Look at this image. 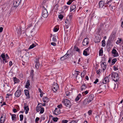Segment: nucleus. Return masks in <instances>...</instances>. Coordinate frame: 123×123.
I'll list each match as a JSON object with an SVG mask.
<instances>
[{
  "instance_id": "nucleus-1",
  "label": "nucleus",
  "mask_w": 123,
  "mask_h": 123,
  "mask_svg": "<svg viewBox=\"0 0 123 123\" xmlns=\"http://www.w3.org/2000/svg\"><path fill=\"white\" fill-rule=\"evenodd\" d=\"M111 76L112 79H113V80L115 82H117L119 80V75L117 73L112 72L111 74Z\"/></svg>"
},
{
  "instance_id": "nucleus-2",
  "label": "nucleus",
  "mask_w": 123,
  "mask_h": 123,
  "mask_svg": "<svg viewBox=\"0 0 123 123\" xmlns=\"http://www.w3.org/2000/svg\"><path fill=\"white\" fill-rule=\"evenodd\" d=\"M62 102L67 108H69L70 107L71 102L69 100L67 99H64L62 100Z\"/></svg>"
},
{
  "instance_id": "nucleus-3",
  "label": "nucleus",
  "mask_w": 123,
  "mask_h": 123,
  "mask_svg": "<svg viewBox=\"0 0 123 123\" xmlns=\"http://www.w3.org/2000/svg\"><path fill=\"white\" fill-rule=\"evenodd\" d=\"M43 9V11L42 13V16L44 18H46L48 15V13L47 9L45 8L44 6H42Z\"/></svg>"
},
{
  "instance_id": "nucleus-4",
  "label": "nucleus",
  "mask_w": 123,
  "mask_h": 123,
  "mask_svg": "<svg viewBox=\"0 0 123 123\" xmlns=\"http://www.w3.org/2000/svg\"><path fill=\"white\" fill-rule=\"evenodd\" d=\"M99 8H104L105 7H107V5L105 4V2L102 0H100L98 3Z\"/></svg>"
},
{
  "instance_id": "nucleus-5",
  "label": "nucleus",
  "mask_w": 123,
  "mask_h": 123,
  "mask_svg": "<svg viewBox=\"0 0 123 123\" xmlns=\"http://www.w3.org/2000/svg\"><path fill=\"white\" fill-rule=\"evenodd\" d=\"M90 49V46L89 47L85 49L83 51V55L86 56L89 55L90 53L89 51Z\"/></svg>"
},
{
  "instance_id": "nucleus-6",
  "label": "nucleus",
  "mask_w": 123,
  "mask_h": 123,
  "mask_svg": "<svg viewBox=\"0 0 123 123\" xmlns=\"http://www.w3.org/2000/svg\"><path fill=\"white\" fill-rule=\"evenodd\" d=\"M22 0H15L13 4V6L16 8L20 4Z\"/></svg>"
},
{
  "instance_id": "nucleus-7",
  "label": "nucleus",
  "mask_w": 123,
  "mask_h": 123,
  "mask_svg": "<svg viewBox=\"0 0 123 123\" xmlns=\"http://www.w3.org/2000/svg\"><path fill=\"white\" fill-rule=\"evenodd\" d=\"M89 43V39L87 38H84L82 42V44L84 46H86Z\"/></svg>"
},
{
  "instance_id": "nucleus-8",
  "label": "nucleus",
  "mask_w": 123,
  "mask_h": 123,
  "mask_svg": "<svg viewBox=\"0 0 123 123\" xmlns=\"http://www.w3.org/2000/svg\"><path fill=\"white\" fill-rule=\"evenodd\" d=\"M108 0L105 3V4L107 6V7L108 6L109 7H110L111 6L115 3V2L112 3V0H110L109 1H108Z\"/></svg>"
},
{
  "instance_id": "nucleus-9",
  "label": "nucleus",
  "mask_w": 123,
  "mask_h": 123,
  "mask_svg": "<svg viewBox=\"0 0 123 123\" xmlns=\"http://www.w3.org/2000/svg\"><path fill=\"white\" fill-rule=\"evenodd\" d=\"M22 94V91L18 89L15 92V96L17 97H19Z\"/></svg>"
},
{
  "instance_id": "nucleus-10",
  "label": "nucleus",
  "mask_w": 123,
  "mask_h": 123,
  "mask_svg": "<svg viewBox=\"0 0 123 123\" xmlns=\"http://www.w3.org/2000/svg\"><path fill=\"white\" fill-rule=\"evenodd\" d=\"M110 75V74L109 75V76H106L104 78L102 81V83L104 84H105L108 82L109 81V76Z\"/></svg>"
},
{
  "instance_id": "nucleus-11",
  "label": "nucleus",
  "mask_w": 123,
  "mask_h": 123,
  "mask_svg": "<svg viewBox=\"0 0 123 123\" xmlns=\"http://www.w3.org/2000/svg\"><path fill=\"white\" fill-rule=\"evenodd\" d=\"M112 53L113 54H114L113 56L114 57H116L119 56L118 54L115 49H113L112 51Z\"/></svg>"
},
{
  "instance_id": "nucleus-12",
  "label": "nucleus",
  "mask_w": 123,
  "mask_h": 123,
  "mask_svg": "<svg viewBox=\"0 0 123 123\" xmlns=\"http://www.w3.org/2000/svg\"><path fill=\"white\" fill-rule=\"evenodd\" d=\"M60 113H61V112L60 109L57 108H55L54 111V114L55 115H58Z\"/></svg>"
},
{
  "instance_id": "nucleus-13",
  "label": "nucleus",
  "mask_w": 123,
  "mask_h": 123,
  "mask_svg": "<svg viewBox=\"0 0 123 123\" xmlns=\"http://www.w3.org/2000/svg\"><path fill=\"white\" fill-rule=\"evenodd\" d=\"M94 97V95L93 94H91L89 95L88 96V99L89 102H91L93 99Z\"/></svg>"
},
{
  "instance_id": "nucleus-14",
  "label": "nucleus",
  "mask_w": 123,
  "mask_h": 123,
  "mask_svg": "<svg viewBox=\"0 0 123 123\" xmlns=\"http://www.w3.org/2000/svg\"><path fill=\"white\" fill-rule=\"evenodd\" d=\"M39 58L36 59V64L35 65V67L36 68H38L40 66V63L39 62Z\"/></svg>"
},
{
  "instance_id": "nucleus-15",
  "label": "nucleus",
  "mask_w": 123,
  "mask_h": 123,
  "mask_svg": "<svg viewBox=\"0 0 123 123\" xmlns=\"http://www.w3.org/2000/svg\"><path fill=\"white\" fill-rule=\"evenodd\" d=\"M73 4L74 3L72 4L71 6L70 9V11H74L73 12H74L75 10V8H76V5L74 4Z\"/></svg>"
},
{
  "instance_id": "nucleus-16",
  "label": "nucleus",
  "mask_w": 123,
  "mask_h": 123,
  "mask_svg": "<svg viewBox=\"0 0 123 123\" xmlns=\"http://www.w3.org/2000/svg\"><path fill=\"white\" fill-rule=\"evenodd\" d=\"M25 94L27 97V98H30L29 91L28 90H24Z\"/></svg>"
},
{
  "instance_id": "nucleus-17",
  "label": "nucleus",
  "mask_w": 123,
  "mask_h": 123,
  "mask_svg": "<svg viewBox=\"0 0 123 123\" xmlns=\"http://www.w3.org/2000/svg\"><path fill=\"white\" fill-rule=\"evenodd\" d=\"M42 103H38L37 106L36 108V110L37 112H39L40 111V108L42 107V106L40 105V104H41Z\"/></svg>"
},
{
  "instance_id": "nucleus-18",
  "label": "nucleus",
  "mask_w": 123,
  "mask_h": 123,
  "mask_svg": "<svg viewBox=\"0 0 123 123\" xmlns=\"http://www.w3.org/2000/svg\"><path fill=\"white\" fill-rule=\"evenodd\" d=\"M58 87V86L57 84L56 86L55 85L53 86H52V89L53 91L55 92H56Z\"/></svg>"
},
{
  "instance_id": "nucleus-19",
  "label": "nucleus",
  "mask_w": 123,
  "mask_h": 123,
  "mask_svg": "<svg viewBox=\"0 0 123 123\" xmlns=\"http://www.w3.org/2000/svg\"><path fill=\"white\" fill-rule=\"evenodd\" d=\"M90 102H89V101L87 98H86L84 99L83 102V105H86L89 103Z\"/></svg>"
},
{
  "instance_id": "nucleus-20",
  "label": "nucleus",
  "mask_w": 123,
  "mask_h": 123,
  "mask_svg": "<svg viewBox=\"0 0 123 123\" xmlns=\"http://www.w3.org/2000/svg\"><path fill=\"white\" fill-rule=\"evenodd\" d=\"M10 114L12 116V121H15L16 119V116L15 114H12L11 113H10Z\"/></svg>"
},
{
  "instance_id": "nucleus-21",
  "label": "nucleus",
  "mask_w": 123,
  "mask_h": 123,
  "mask_svg": "<svg viewBox=\"0 0 123 123\" xmlns=\"http://www.w3.org/2000/svg\"><path fill=\"white\" fill-rule=\"evenodd\" d=\"M43 101L44 103L47 102L49 101V98L47 97H45L43 98Z\"/></svg>"
},
{
  "instance_id": "nucleus-22",
  "label": "nucleus",
  "mask_w": 123,
  "mask_h": 123,
  "mask_svg": "<svg viewBox=\"0 0 123 123\" xmlns=\"http://www.w3.org/2000/svg\"><path fill=\"white\" fill-rule=\"evenodd\" d=\"M87 87L86 86V84L85 83H83L81 87V89L82 91L85 90L86 88Z\"/></svg>"
},
{
  "instance_id": "nucleus-23",
  "label": "nucleus",
  "mask_w": 123,
  "mask_h": 123,
  "mask_svg": "<svg viewBox=\"0 0 123 123\" xmlns=\"http://www.w3.org/2000/svg\"><path fill=\"white\" fill-rule=\"evenodd\" d=\"M82 95L80 94H79V95L77 96L76 98L75 99V101H78L80 98L82 97Z\"/></svg>"
},
{
  "instance_id": "nucleus-24",
  "label": "nucleus",
  "mask_w": 123,
  "mask_h": 123,
  "mask_svg": "<svg viewBox=\"0 0 123 123\" xmlns=\"http://www.w3.org/2000/svg\"><path fill=\"white\" fill-rule=\"evenodd\" d=\"M6 119L5 117L3 118V116L2 115L0 117V122L1 123H4Z\"/></svg>"
},
{
  "instance_id": "nucleus-25",
  "label": "nucleus",
  "mask_w": 123,
  "mask_h": 123,
  "mask_svg": "<svg viewBox=\"0 0 123 123\" xmlns=\"http://www.w3.org/2000/svg\"><path fill=\"white\" fill-rule=\"evenodd\" d=\"M115 4L114 5L112 4L109 7L111 11L113 12L115 9Z\"/></svg>"
},
{
  "instance_id": "nucleus-26",
  "label": "nucleus",
  "mask_w": 123,
  "mask_h": 123,
  "mask_svg": "<svg viewBox=\"0 0 123 123\" xmlns=\"http://www.w3.org/2000/svg\"><path fill=\"white\" fill-rule=\"evenodd\" d=\"M24 109L25 110V113L26 114H27L29 110L28 106H24Z\"/></svg>"
},
{
  "instance_id": "nucleus-27",
  "label": "nucleus",
  "mask_w": 123,
  "mask_h": 123,
  "mask_svg": "<svg viewBox=\"0 0 123 123\" xmlns=\"http://www.w3.org/2000/svg\"><path fill=\"white\" fill-rule=\"evenodd\" d=\"M58 38V36L55 35H53V37L52 40L53 41L56 42L57 41L56 38Z\"/></svg>"
},
{
  "instance_id": "nucleus-28",
  "label": "nucleus",
  "mask_w": 123,
  "mask_h": 123,
  "mask_svg": "<svg viewBox=\"0 0 123 123\" xmlns=\"http://www.w3.org/2000/svg\"><path fill=\"white\" fill-rule=\"evenodd\" d=\"M13 80L14 84L18 83L19 82V80L16 77L13 78Z\"/></svg>"
},
{
  "instance_id": "nucleus-29",
  "label": "nucleus",
  "mask_w": 123,
  "mask_h": 123,
  "mask_svg": "<svg viewBox=\"0 0 123 123\" xmlns=\"http://www.w3.org/2000/svg\"><path fill=\"white\" fill-rule=\"evenodd\" d=\"M30 81L29 80H28L27 81L25 86V87L26 88H28L29 87L30 85Z\"/></svg>"
},
{
  "instance_id": "nucleus-30",
  "label": "nucleus",
  "mask_w": 123,
  "mask_h": 123,
  "mask_svg": "<svg viewBox=\"0 0 123 123\" xmlns=\"http://www.w3.org/2000/svg\"><path fill=\"white\" fill-rule=\"evenodd\" d=\"M5 53H2L1 55L0 56V59L1 60V57L2 58V59H3L5 58H6L5 57Z\"/></svg>"
},
{
  "instance_id": "nucleus-31",
  "label": "nucleus",
  "mask_w": 123,
  "mask_h": 123,
  "mask_svg": "<svg viewBox=\"0 0 123 123\" xmlns=\"http://www.w3.org/2000/svg\"><path fill=\"white\" fill-rule=\"evenodd\" d=\"M103 28V26L102 25H101L99 27L98 29V31L99 32H100L101 30Z\"/></svg>"
},
{
  "instance_id": "nucleus-32",
  "label": "nucleus",
  "mask_w": 123,
  "mask_h": 123,
  "mask_svg": "<svg viewBox=\"0 0 123 123\" xmlns=\"http://www.w3.org/2000/svg\"><path fill=\"white\" fill-rule=\"evenodd\" d=\"M111 41L110 40H109L107 42V46H111V45H111Z\"/></svg>"
},
{
  "instance_id": "nucleus-33",
  "label": "nucleus",
  "mask_w": 123,
  "mask_h": 123,
  "mask_svg": "<svg viewBox=\"0 0 123 123\" xmlns=\"http://www.w3.org/2000/svg\"><path fill=\"white\" fill-rule=\"evenodd\" d=\"M117 61V59L116 58H115L112 59L111 62V64L112 65L114 64H115Z\"/></svg>"
},
{
  "instance_id": "nucleus-34",
  "label": "nucleus",
  "mask_w": 123,
  "mask_h": 123,
  "mask_svg": "<svg viewBox=\"0 0 123 123\" xmlns=\"http://www.w3.org/2000/svg\"><path fill=\"white\" fill-rule=\"evenodd\" d=\"M34 71L33 70H32L31 71L30 74H31V77L32 79H33V76L34 75Z\"/></svg>"
},
{
  "instance_id": "nucleus-35",
  "label": "nucleus",
  "mask_w": 123,
  "mask_h": 123,
  "mask_svg": "<svg viewBox=\"0 0 123 123\" xmlns=\"http://www.w3.org/2000/svg\"><path fill=\"white\" fill-rule=\"evenodd\" d=\"M67 58V57H66V56H65V55L61 57L60 58V60L61 61H63L66 59Z\"/></svg>"
},
{
  "instance_id": "nucleus-36",
  "label": "nucleus",
  "mask_w": 123,
  "mask_h": 123,
  "mask_svg": "<svg viewBox=\"0 0 123 123\" xmlns=\"http://www.w3.org/2000/svg\"><path fill=\"white\" fill-rule=\"evenodd\" d=\"M59 6L57 4H56L54 6L53 8H55L56 10V11L58 10V7H59Z\"/></svg>"
},
{
  "instance_id": "nucleus-37",
  "label": "nucleus",
  "mask_w": 123,
  "mask_h": 123,
  "mask_svg": "<svg viewBox=\"0 0 123 123\" xmlns=\"http://www.w3.org/2000/svg\"><path fill=\"white\" fill-rule=\"evenodd\" d=\"M74 49L76 51L78 52H80V49L78 48V47L76 46H75L74 47Z\"/></svg>"
},
{
  "instance_id": "nucleus-38",
  "label": "nucleus",
  "mask_w": 123,
  "mask_h": 123,
  "mask_svg": "<svg viewBox=\"0 0 123 123\" xmlns=\"http://www.w3.org/2000/svg\"><path fill=\"white\" fill-rule=\"evenodd\" d=\"M36 46V45L34 43H33L31 45H30L28 48L29 49L33 48L34 47Z\"/></svg>"
},
{
  "instance_id": "nucleus-39",
  "label": "nucleus",
  "mask_w": 123,
  "mask_h": 123,
  "mask_svg": "<svg viewBox=\"0 0 123 123\" xmlns=\"http://www.w3.org/2000/svg\"><path fill=\"white\" fill-rule=\"evenodd\" d=\"M116 33V31H113L112 32V33L111 34V35L112 37H114L115 34Z\"/></svg>"
},
{
  "instance_id": "nucleus-40",
  "label": "nucleus",
  "mask_w": 123,
  "mask_h": 123,
  "mask_svg": "<svg viewBox=\"0 0 123 123\" xmlns=\"http://www.w3.org/2000/svg\"><path fill=\"white\" fill-rule=\"evenodd\" d=\"M48 0H43L42 3V5H43L42 6H44L45 5L46 2Z\"/></svg>"
},
{
  "instance_id": "nucleus-41",
  "label": "nucleus",
  "mask_w": 123,
  "mask_h": 123,
  "mask_svg": "<svg viewBox=\"0 0 123 123\" xmlns=\"http://www.w3.org/2000/svg\"><path fill=\"white\" fill-rule=\"evenodd\" d=\"M69 6H68L66 5L65 6H63V8L64 10H65V11H67L68 8Z\"/></svg>"
},
{
  "instance_id": "nucleus-42",
  "label": "nucleus",
  "mask_w": 123,
  "mask_h": 123,
  "mask_svg": "<svg viewBox=\"0 0 123 123\" xmlns=\"http://www.w3.org/2000/svg\"><path fill=\"white\" fill-rule=\"evenodd\" d=\"M86 74V73L84 71L82 72L81 74V76L82 78H84Z\"/></svg>"
},
{
  "instance_id": "nucleus-43",
  "label": "nucleus",
  "mask_w": 123,
  "mask_h": 123,
  "mask_svg": "<svg viewBox=\"0 0 123 123\" xmlns=\"http://www.w3.org/2000/svg\"><path fill=\"white\" fill-rule=\"evenodd\" d=\"M40 114H42L43 113L44 111V109L43 107H41L40 109Z\"/></svg>"
},
{
  "instance_id": "nucleus-44",
  "label": "nucleus",
  "mask_w": 123,
  "mask_h": 123,
  "mask_svg": "<svg viewBox=\"0 0 123 123\" xmlns=\"http://www.w3.org/2000/svg\"><path fill=\"white\" fill-rule=\"evenodd\" d=\"M74 0H69L68 2H67V4L68 5H70Z\"/></svg>"
},
{
  "instance_id": "nucleus-45",
  "label": "nucleus",
  "mask_w": 123,
  "mask_h": 123,
  "mask_svg": "<svg viewBox=\"0 0 123 123\" xmlns=\"http://www.w3.org/2000/svg\"><path fill=\"white\" fill-rule=\"evenodd\" d=\"M100 38L99 39L98 38V39H95V43H98L99 42H100Z\"/></svg>"
},
{
  "instance_id": "nucleus-46",
  "label": "nucleus",
  "mask_w": 123,
  "mask_h": 123,
  "mask_svg": "<svg viewBox=\"0 0 123 123\" xmlns=\"http://www.w3.org/2000/svg\"><path fill=\"white\" fill-rule=\"evenodd\" d=\"M19 117L20 118V121H22L24 118V116L23 115H20L19 116Z\"/></svg>"
},
{
  "instance_id": "nucleus-47",
  "label": "nucleus",
  "mask_w": 123,
  "mask_h": 123,
  "mask_svg": "<svg viewBox=\"0 0 123 123\" xmlns=\"http://www.w3.org/2000/svg\"><path fill=\"white\" fill-rule=\"evenodd\" d=\"M53 121L55 122H56L58 119V118L57 117H54L53 118Z\"/></svg>"
},
{
  "instance_id": "nucleus-48",
  "label": "nucleus",
  "mask_w": 123,
  "mask_h": 123,
  "mask_svg": "<svg viewBox=\"0 0 123 123\" xmlns=\"http://www.w3.org/2000/svg\"><path fill=\"white\" fill-rule=\"evenodd\" d=\"M88 91L86 90V91L83 92L82 93V94L83 95V96H84L85 95H86V94H87L88 93Z\"/></svg>"
},
{
  "instance_id": "nucleus-49",
  "label": "nucleus",
  "mask_w": 123,
  "mask_h": 123,
  "mask_svg": "<svg viewBox=\"0 0 123 123\" xmlns=\"http://www.w3.org/2000/svg\"><path fill=\"white\" fill-rule=\"evenodd\" d=\"M4 100L3 99V97L2 96H0V104H1L2 103V102Z\"/></svg>"
},
{
  "instance_id": "nucleus-50",
  "label": "nucleus",
  "mask_w": 123,
  "mask_h": 123,
  "mask_svg": "<svg viewBox=\"0 0 123 123\" xmlns=\"http://www.w3.org/2000/svg\"><path fill=\"white\" fill-rule=\"evenodd\" d=\"M103 50H99V55L100 56H102L103 55Z\"/></svg>"
},
{
  "instance_id": "nucleus-51",
  "label": "nucleus",
  "mask_w": 123,
  "mask_h": 123,
  "mask_svg": "<svg viewBox=\"0 0 123 123\" xmlns=\"http://www.w3.org/2000/svg\"><path fill=\"white\" fill-rule=\"evenodd\" d=\"M21 28H20L19 29H18V31H17V33L18 34H21Z\"/></svg>"
},
{
  "instance_id": "nucleus-52",
  "label": "nucleus",
  "mask_w": 123,
  "mask_h": 123,
  "mask_svg": "<svg viewBox=\"0 0 123 123\" xmlns=\"http://www.w3.org/2000/svg\"><path fill=\"white\" fill-rule=\"evenodd\" d=\"M58 18L59 19H60L61 20L63 18V16L61 14L60 15L58 16Z\"/></svg>"
},
{
  "instance_id": "nucleus-53",
  "label": "nucleus",
  "mask_w": 123,
  "mask_h": 123,
  "mask_svg": "<svg viewBox=\"0 0 123 123\" xmlns=\"http://www.w3.org/2000/svg\"><path fill=\"white\" fill-rule=\"evenodd\" d=\"M117 67H118L117 65L116 66H114L113 68L114 69V70L116 71L118 70V68H117Z\"/></svg>"
},
{
  "instance_id": "nucleus-54",
  "label": "nucleus",
  "mask_w": 123,
  "mask_h": 123,
  "mask_svg": "<svg viewBox=\"0 0 123 123\" xmlns=\"http://www.w3.org/2000/svg\"><path fill=\"white\" fill-rule=\"evenodd\" d=\"M105 40H103L102 41V46L103 47H104L105 45Z\"/></svg>"
},
{
  "instance_id": "nucleus-55",
  "label": "nucleus",
  "mask_w": 123,
  "mask_h": 123,
  "mask_svg": "<svg viewBox=\"0 0 123 123\" xmlns=\"http://www.w3.org/2000/svg\"><path fill=\"white\" fill-rule=\"evenodd\" d=\"M101 71L102 70H101L100 69H99L97 71V74H99L101 73Z\"/></svg>"
},
{
  "instance_id": "nucleus-56",
  "label": "nucleus",
  "mask_w": 123,
  "mask_h": 123,
  "mask_svg": "<svg viewBox=\"0 0 123 123\" xmlns=\"http://www.w3.org/2000/svg\"><path fill=\"white\" fill-rule=\"evenodd\" d=\"M68 121L67 120H63L62 121V123H67Z\"/></svg>"
},
{
  "instance_id": "nucleus-57",
  "label": "nucleus",
  "mask_w": 123,
  "mask_h": 123,
  "mask_svg": "<svg viewBox=\"0 0 123 123\" xmlns=\"http://www.w3.org/2000/svg\"><path fill=\"white\" fill-rule=\"evenodd\" d=\"M39 119V118L38 117H37L35 119V121L36 123H38V122Z\"/></svg>"
},
{
  "instance_id": "nucleus-58",
  "label": "nucleus",
  "mask_w": 123,
  "mask_h": 123,
  "mask_svg": "<svg viewBox=\"0 0 123 123\" xmlns=\"http://www.w3.org/2000/svg\"><path fill=\"white\" fill-rule=\"evenodd\" d=\"M45 119V118L44 116H42L41 117V121L44 120Z\"/></svg>"
},
{
  "instance_id": "nucleus-59",
  "label": "nucleus",
  "mask_w": 123,
  "mask_h": 123,
  "mask_svg": "<svg viewBox=\"0 0 123 123\" xmlns=\"http://www.w3.org/2000/svg\"><path fill=\"white\" fill-rule=\"evenodd\" d=\"M58 30V29L57 28L55 27L53 29V31L55 32L57 31Z\"/></svg>"
},
{
  "instance_id": "nucleus-60",
  "label": "nucleus",
  "mask_w": 123,
  "mask_h": 123,
  "mask_svg": "<svg viewBox=\"0 0 123 123\" xmlns=\"http://www.w3.org/2000/svg\"><path fill=\"white\" fill-rule=\"evenodd\" d=\"M68 51L67 53L65 55V56H66V57H67V58L68 57V56L69 55H70V54L68 53Z\"/></svg>"
},
{
  "instance_id": "nucleus-61",
  "label": "nucleus",
  "mask_w": 123,
  "mask_h": 123,
  "mask_svg": "<svg viewBox=\"0 0 123 123\" xmlns=\"http://www.w3.org/2000/svg\"><path fill=\"white\" fill-rule=\"evenodd\" d=\"M110 47H111V46H107V50L108 52H109L110 50V49L111 48Z\"/></svg>"
},
{
  "instance_id": "nucleus-62",
  "label": "nucleus",
  "mask_w": 123,
  "mask_h": 123,
  "mask_svg": "<svg viewBox=\"0 0 123 123\" xmlns=\"http://www.w3.org/2000/svg\"><path fill=\"white\" fill-rule=\"evenodd\" d=\"M57 107H58V108L59 109H61L62 107V104H61L60 105H58Z\"/></svg>"
},
{
  "instance_id": "nucleus-63",
  "label": "nucleus",
  "mask_w": 123,
  "mask_h": 123,
  "mask_svg": "<svg viewBox=\"0 0 123 123\" xmlns=\"http://www.w3.org/2000/svg\"><path fill=\"white\" fill-rule=\"evenodd\" d=\"M98 81V79L97 78L96 79L95 81L94 82V84H96Z\"/></svg>"
},
{
  "instance_id": "nucleus-64",
  "label": "nucleus",
  "mask_w": 123,
  "mask_h": 123,
  "mask_svg": "<svg viewBox=\"0 0 123 123\" xmlns=\"http://www.w3.org/2000/svg\"><path fill=\"white\" fill-rule=\"evenodd\" d=\"M92 111L91 110H90L88 112V114L90 115L92 114Z\"/></svg>"
}]
</instances>
